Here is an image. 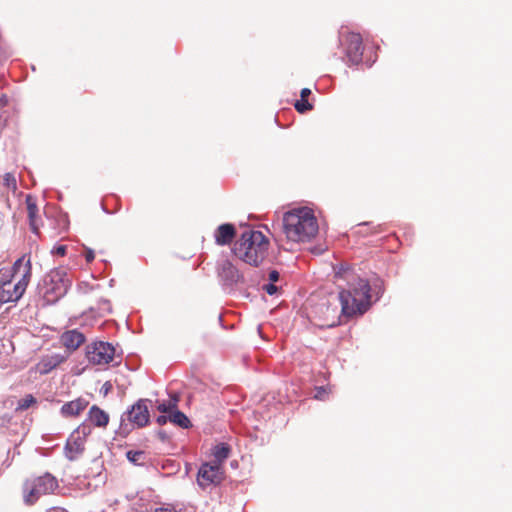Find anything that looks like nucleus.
Wrapping results in <instances>:
<instances>
[{"instance_id":"nucleus-1","label":"nucleus","mask_w":512,"mask_h":512,"mask_svg":"<svg viewBox=\"0 0 512 512\" xmlns=\"http://www.w3.org/2000/svg\"><path fill=\"white\" fill-rule=\"evenodd\" d=\"M336 276L346 279L348 284L347 289L339 293L341 312L345 317L363 315L384 294V281L378 276L368 280L351 274L349 268L343 267Z\"/></svg>"},{"instance_id":"nucleus-2","label":"nucleus","mask_w":512,"mask_h":512,"mask_svg":"<svg viewBox=\"0 0 512 512\" xmlns=\"http://www.w3.org/2000/svg\"><path fill=\"white\" fill-rule=\"evenodd\" d=\"M318 222L312 209L299 207L287 211L283 216V231L288 240L310 241L318 233Z\"/></svg>"},{"instance_id":"nucleus-3","label":"nucleus","mask_w":512,"mask_h":512,"mask_svg":"<svg viewBox=\"0 0 512 512\" xmlns=\"http://www.w3.org/2000/svg\"><path fill=\"white\" fill-rule=\"evenodd\" d=\"M268 242L260 231L246 230L234 244L232 252L243 262L258 266L264 259Z\"/></svg>"},{"instance_id":"nucleus-4","label":"nucleus","mask_w":512,"mask_h":512,"mask_svg":"<svg viewBox=\"0 0 512 512\" xmlns=\"http://www.w3.org/2000/svg\"><path fill=\"white\" fill-rule=\"evenodd\" d=\"M58 488L57 479L50 473L27 477L21 485L23 502L27 506H32L42 496L53 494Z\"/></svg>"},{"instance_id":"nucleus-5","label":"nucleus","mask_w":512,"mask_h":512,"mask_svg":"<svg viewBox=\"0 0 512 512\" xmlns=\"http://www.w3.org/2000/svg\"><path fill=\"white\" fill-rule=\"evenodd\" d=\"M339 42L344 49L348 65L353 66L362 63L364 46L360 34L340 31Z\"/></svg>"},{"instance_id":"nucleus-6","label":"nucleus","mask_w":512,"mask_h":512,"mask_svg":"<svg viewBox=\"0 0 512 512\" xmlns=\"http://www.w3.org/2000/svg\"><path fill=\"white\" fill-rule=\"evenodd\" d=\"M44 295L48 300H55L63 297L70 285L66 272L63 269H55L48 273L44 280Z\"/></svg>"},{"instance_id":"nucleus-7","label":"nucleus","mask_w":512,"mask_h":512,"mask_svg":"<svg viewBox=\"0 0 512 512\" xmlns=\"http://www.w3.org/2000/svg\"><path fill=\"white\" fill-rule=\"evenodd\" d=\"M90 433V427L82 424L71 434L66 443V456L69 460H75L84 451L85 439Z\"/></svg>"},{"instance_id":"nucleus-8","label":"nucleus","mask_w":512,"mask_h":512,"mask_svg":"<svg viewBox=\"0 0 512 512\" xmlns=\"http://www.w3.org/2000/svg\"><path fill=\"white\" fill-rule=\"evenodd\" d=\"M223 478V467L210 461L201 465L198 471L197 481L200 486L205 487L211 484H219Z\"/></svg>"},{"instance_id":"nucleus-9","label":"nucleus","mask_w":512,"mask_h":512,"mask_svg":"<svg viewBox=\"0 0 512 512\" xmlns=\"http://www.w3.org/2000/svg\"><path fill=\"white\" fill-rule=\"evenodd\" d=\"M147 403V400L140 399L128 411V420L137 427H144L149 423L150 414Z\"/></svg>"},{"instance_id":"nucleus-10","label":"nucleus","mask_w":512,"mask_h":512,"mask_svg":"<svg viewBox=\"0 0 512 512\" xmlns=\"http://www.w3.org/2000/svg\"><path fill=\"white\" fill-rule=\"evenodd\" d=\"M87 338L79 329H70L60 336L61 345L69 352H73L85 344Z\"/></svg>"},{"instance_id":"nucleus-11","label":"nucleus","mask_w":512,"mask_h":512,"mask_svg":"<svg viewBox=\"0 0 512 512\" xmlns=\"http://www.w3.org/2000/svg\"><path fill=\"white\" fill-rule=\"evenodd\" d=\"M12 275H1L0 277V303L16 302L22 297L17 293L16 285L12 283Z\"/></svg>"},{"instance_id":"nucleus-12","label":"nucleus","mask_w":512,"mask_h":512,"mask_svg":"<svg viewBox=\"0 0 512 512\" xmlns=\"http://www.w3.org/2000/svg\"><path fill=\"white\" fill-rule=\"evenodd\" d=\"M65 360L66 358L64 356L58 354H47L43 356L41 360L35 365V367L30 370V373L34 372L39 373L40 375L48 374Z\"/></svg>"},{"instance_id":"nucleus-13","label":"nucleus","mask_w":512,"mask_h":512,"mask_svg":"<svg viewBox=\"0 0 512 512\" xmlns=\"http://www.w3.org/2000/svg\"><path fill=\"white\" fill-rule=\"evenodd\" d=\"M219 276L226 286H234L243 280V276L238 269L228 260L223 261Z\"/></svg>"},{"instance_id":"nucleus-14","label":"nucleus","mask_w":512,"mask_h":512,"mask_svg":"<svg viewBox=\"0 0 512 512\" xmlns=\"http://www.w3.org/2000/svg\"><path fill=\"white\" fill-rule=\"evenodd\" d=\"M236 235V229L231 223H224L218 226L214 237L217 245L225 246L232 242Z\"/></svg>"},{"instance_id":"nucleus-15","label":"nucleus","mask_w":512,"mask_h":512,"mask_svg":"<svg viewBox=\"0 0 512 512\" xmlns=\"http://www.w3.org/2000/svg\"><path fill=\"white\" fill-rule=\"evenodd\" d=\"M110 417L107 412L97 405L91 406L87 414V421L97 428H106L109 424Z\"/></svg>"},{"instance_id":"nucleus-16","label":"nucleus","mask_w":512,"mask_h":512,"mask_svg":"<svg viewBox=\"0 0 512 512\" xmlns=\"http://www.w3.org/2000/svg\"><path fill=\"white\" fill-rule=\"evenodd\" d=\"M26 206L28 211V222L29 227L32 233L38 235L39 234V225H38V206L36 204L35 198L28 194L26 195Z\"/></svg>"},{"instance_id":"nucleus-17","label":"nucleus","mask_w":512,"mask_h":512,"mask_svg":"<svg viewBox=\"0 0 512 512\" xmlns=\"http://www.w3.org/2000/svg\"><path fill=\"white\" fill-rule=\"evenodd\" d=\"M89 362L93 365L107 367L110 364L118 365L122 361V354H88Z\"/></svg>"},{"instance_id":"nucleus-18","label":"nucleus","mask_w":512,"mask_h":512,"mask_svg":"<svg viewBox=\"0 0 512 512\" xmlns=\"http://www.w3.org/2000/svg\"><path fill=\"white\" fill-rule=\"evenodd\" d=\"M88 405V402L82 398L65 403L61 407V413L65 417L78 416Z\"/></svg>"},{"instance_id":"nucleus-19","label":"nucleus","mask_w":512,"mask_h":512,"mask_svg":"<svg viewBox=\"0 0 512 512\" xmlns=\"http://www.w3.org/2000/svg\"><path fill=\"white\" fill-rule=\"evenodd\" d=\"M118 346L102 340H92L86 344L84 352H116Z\"/></svg>"},{"instance_id":"nucleus-20","label":"nucleus","mask_w":512,"mask_h":512,"mask_svg":"<svg viewBox=\"0 0 512 512\" xmlns=\"http://www.w3.org/2000/svg\"><path fill=\"white\" fill-rule=\"evenodd\" d=\"M230 446L226 443H220L213 448L212 455L213 460L211 462L216 463L223 467V463L230 456Z\"/></svg>"},{"instance_id":"nucleus-21","label":"nucleus","mask_w":512,"mask_h":512,"mask_svg":"<svg viewBox=\"0 0 512 512\" xmlns=\"http://www.w3.org/2000/svg\"><path fill=\"white\" fill-rule=\"evenodd\" d=\"M31 278V262L27 260L24 264V271L21 278L15 283L17 293L24 294Z\"/></svg>"},{"instance_id":"nucleus-22","label":"nucleus","mask_w":512,"mask_h":512,"mask_svg":"<svg viewBox=\"0 0 512 512\" xmlns=\"http://www.w3.org/2000/svg\"><path fill=\"white\" fill-rule=\"evenodd\" d=\"M31 278V262L27 260L24 264V271L21 278L15 283L17 293L24 294Z\"/></svg>"},{"instance_id":"nucleus-23","label":"nucleus","mask_w":512,"mask_h":512,"mask_svg":"<svg viewBox=\"0 0 512 512\" xmlns=\"http://www.w3.org/2000/svg\"><path fill=\"white\" fill-rule=\"evenodd\" d=\"M112 311L111 303L108 299H101L97 305V311L94 308L90 309L89 313H84L83 316L89 317L90 315L93 317H103L105 314L110 313Z\"/></svg>"},{"instance_id":"nucleus-24","label":"nucleus","mask_w":512,"mask_h":512,"mask_svg":"<svg viewBox=\"0 0 512 512\" xmlns=\"http://www.w3.org/2000/svg\"><path fill=\"white\" fill-rule=\"evenodd\" d=\"M169 421L181 428H188L191 426V422L188 417L178 409L169 414Z\"/></svg>"},{"instance_id":"nucleus-25","label":"nucleus","mask_w":512,"mask_h":512,"mask_svg":"<svg viewBox=\"0 0 512 512\" xmlns=\"http://www.w3.org/2000/svg\"><path fill=\"white\" fill-rule=\"evenodd\" d=\"M178 402L179 396L177 394H173L167 402H162L158 405V410L162 413L170 414L177 410Z\"/></svg>"},{"instance_id":"nucleus-26","label":"nucleus","mask_w":512,"mask_h":512,"mask_svg":"<svg viewBox=\"0 0 512 512\" xmlns=\"http://www.w3.org/2000/svg\"><path fill=\"white\" fill-rule=\"evenodd\" d=\"M36 404H37L36 398L32 394H27L22 399H20L18 401L15 411H17V412L24 411Z\"/></svg>"},{"instance_id":"nucleus-27","label":"nucleus","mask_w":512,"mask_h":512,"mask_svg":"<svg viewBox=\"0 0 512 512\" xmlns=\"http://www.w3.org/2000/svg\"><path fill=\"white\" fill-rule=\"evenodd\" d=\"M3 183L4 185L10 189L13 193L17 190V180L13 173H5L3 177Z\"/></svg>"},{"instance_id":"nucleus-28","label":"nucleus","mask_w":512,"mask_h":512,"mask_svg":"<svg viewBox=\"0 0 512 512\" xmlns=\"http://www.w3.org/2000/svg\"><path fill=\"white\" fill-rule=\"evenodd\" d=\"M128 460L134 464H142L145 459V453L143 451H128L126 453Z\"/></svg>"},{"instance_id":"nucleus-29","label":"nucleus","mask_w":512,"mask_h":512,"mask_svg":"<svg viewBox=\"0 0 512 512\" xmlns=\"http://www.w3.org/2000/svg\"><path fill=\"white\" fill-rule=\"evenodd\" d=\"M294 107L299 113H305L313 108L312 104H310L306 99L301 98L296 100Z\"/></svg>"},{"instance_id":"nucleus-30","label":"nucleus","mask_w":512,"mask_h":512,"mask_svg":"<svg viewBox=\"0 0 512 512\" xmlns=\"http://www.w3.org/2000/svg\"><path fill=\"white\" fill-rule=\"evenodd\" d=\"M331 392L329 388L326 387H318L316 388V394L314 395L315 399L325 400L326 396Z\"/></svg>"},{"instance_id":"nucleus-31","label":"nucleus","mask_w":512,"mask_h":512,"mask_svg":"<svg viewBox=\"0 0 512 512\" xmlns=\"http://www.w3.org/2000/svg\"><path fill=\"white\" fill-rule=\"evenodd\" d=\"M262 290H264L267 294L272 296L278 292L279 287L277 285H275V283L269 282V283L262 285Z\"/></svg>"},{"instance_id":"nucleus-32","label":"nucleus","mask_w":512,"mask_h":512,"mask_svg":"<svg viewBox=\"0 0 512 512\" xmlns=\"http://www.w3.org/2000/svg\"><path fill=\"white\" fill-rule=\"evenodd\" d=\"M270 283H276L280 279V274L277 270H271L268 275Z\"/></svg>"},{"instance_id":"nucleus-33","label":"nucleus","mask_w":512,"mask_h":512,"mask_svg":"<svg viewBox=\"0 0 512 512\" xmlns=\"http://www.w3.org/2000/svg\"><path fill=\"white\" fill-rule=\"evenodd\" d=\"M95 254L91 248H85V260L87 263H90L94 260Z\"/></svg>"},{"instance_id":"nucleus-34","label":"nucleus","mask_w":512,"mask_h":512,"mask_svg":"<svg viewBox=\"0 0 512 512\" xmlns=\"http://www.w3.org/2000/svg\"><path fill=\"white\" fill-rule=\"evenodd\" d=\"M23 261H24V258H20L15 261V263L13 264V267H12L14 274H16L20 270V268L23 266Z\"/></svg>"},{"instance_id":"nucleus-35","label":"nucleus","mask_w":512,"mask_h":512,"mask_svg":"<svg viewBox=\"0 0 512 512\" xmlns=\"http://www.w3.org/2000/svg\"><path fill=\"white\" fill-rule=\"evenodd\" d=\"M55 253L59 256H64L66 254V251H67V247L64 246V245H59L55 248Z\"/></svg>"},{"instance_id":"nucleus-36","label":"nucleus","mask_w":512,"mask_h":512,"mask_svg":"<svg viewBox=\"0 0 512 512\" xmlns=\"http://www.w3.org/2000/svg\"><path fill=\"white\" fill-rule=\"evenodd\" d=\"M168 420H169V415L168 416L161 415V416L157 417L156 422L159 425H164L167 423Z\"/></svg>"},{"instance_id":"nucleus-37","label":"nucleus","mask_w":512,"mask_h":512,"mask_svg":"<svg viewBox=\"0 0 512 512\" xmlns=\"http://www.w3.org/2000/svg\"><path fill=\"white\" fill-rule=\"evenodd\" d=\"M311 94V90L309 88H303L300 92L301 99H306Z\"/></svg>"},{"instance_id":"nucleus-38","label":"nucleus","mask_w":512,"mask_h":512,"mask_svg":"<svg viewBox=\"0 0 512 512\" xmlns=\"http://www.w3.org/2000/svg\"><path fill=\"white\" fill-rule=\"evenodd\" d=\"M335 325H336V322H335V321H333L331 324H328L327 326H328V327H333V326H335Z\"/></svg>"}]
</instances>
